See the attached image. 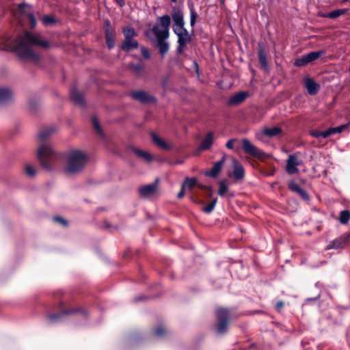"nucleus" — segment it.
I'll return each instance as SVG.
<instances>
[{
	"label": "nucleus",
	"instance_id": "nucleus-1",
	"mask_svg": "<svg viewBox=\"0 0 350 350\" xmlns=\"http://www.w3.org/2000/svg\"><path fill=\"white\" fill-rule=\"evenodd\" d=\"M33 45L42 48L50 46L49 42L40 34L26 33L23 38L16 41H13L10 38H4L0 47L2 50L15 52L23 59L36 60L37 55L32 49Z\"/></svg>",
	"mask_w": 350,
	"mask_h": 350
},
{
	"label": "nucleus",
	"instance_id": "nucleus-2",
	"mask_svg": "<svg viewBox=\"0 0 350 350\" xmlns=\"http://www.w3.org/2000/svg\"><path fill=\"white\" fill-rule=\"evenodd\" d=\"M88 161V153L81 149L72 148L65 154L64 172L68 176L79 174Z\"/></svg>",
	"mask_w": 350,
	"mask_h": 350
},
{
	"label": "nucleus",
	"instance_id": "nucleus-3",
	"mask_svg": "<svg viewBox=\"0 0 350 350\" xmlns=\"http://www.w3.org/2000/svg\"><path fill=\"white\" fill-rule=\"evenodd\" d=\"M55 150L49 144H42L37 150V158L42 167L49 169L51 167V161L55 156Z\"/></svg>",
	"mask_w": 350,
	"mask_h": 350
},
{
	"label": "nucleus",
	"instance_id": "nucleus-4",
	"mask_svg": "<svg viewBox=\"0 0 350 350\" xmlns=\"http://www.w3.org/2000/svg\"><path fill=\"white\" fill-rule=\"evenodd\" d=\"M170 21L169 16H163L159 18V23L152 28V31L155 34L157 40L167 39L168 38Z\"/></svg>",
	"mask_w": 350,
	"mask_h": 350
},
{
	"label": "nucleus",
	"instance_id": "nucleus-5",
	"mask_svg": "<svg viewBox=\"0 0 350 350\" xmlns=\"http://www.w3.org/2000/svg\"><path fill=\"white\" fill-rule=\"evenodd\" d=\"M302 164L301 159L297 154L290 155L286 163V171L288 174L297 173V167Z\"/></svg>",
	"mask_w": 350,
	"mask_h": 350
},
{
	"label": "nucleus",
	"instance_id": "nucleus-6",
	"mask_svg": "<svg viewBox=\"0 0 350 350\" xmlns=\"http://www.w3.org/2000/svg\"><path fill=\"white\" fill-rule=\"evenodd\" d=\"M184 23L174 24V31L178 37V43L180 46L185 45L189 40L187 31L183 27Z\"/></svg>",
	"mask_w": 350,
	"mask_h": 350
},
{
	"label": "nucleus",
	"instance_id": "nucleus-7",
	"mask_svg": "<svg viewBox=\"0 0 350 350\" xmlns=\"http://www.w3.org/2000/svg\"><path fill=\"white\" fill-rule=\"evenodd\" d=\"M228 311L224 308L219 309L217 312L218 324L217 325V331L220 333L224 332L227 327Z\"/></svg>",
	"mask_w": 350,
	"mask_h": 350
},
{
	"label": "nucleus",
	"instance_id": "nucleus-8",
	"mask_svg": "<svg viewBox=\"0 0 350 350\" xmlns=\"http://www.w3.org/2000/svg\"><path fill=\"white\" fill-rule=\"evenodd\" d=\"M232 172L229 176H232L237 180L242 179L245 176L243 165L235 159H232Z\"/></svg>",
	"mask_w": 350,
	"mask_h": 350
},
{
	"label": "nucleus",
	"instance_id": "nucleus-9",
	"mask_svg": "<svg viewBox=\"0 0 350 350\" xmlns=\"http://www.w3.org/2000/svg\"><path fill=\"white\" fill-rule=\"evenodd\" d=\"M242 143L243 149L246 153L258 158L261 157L262 153L256 146H254L248 139H243Z\"/></svg>",
	"mask_w": 350,
	"mask_h": 350
},
{
	"label": "nucleus",
	"instance_id": "nucleus-10",
	"mask_svg": "<svg viewBox=\"0 0 350 350\" xmlns=\"http://www.w3.org/2000/svg\"><path fill=\"white\" fill-rule=\"evenodd\" d=\"M157 189V183H154L150 185L142 186L139 189V192L141 196L148 198L156 193Z\"/></svg>",
	"mask_w": 350,
	"mask_h": 350
},
{
	"label": "nucleus",
	"instance_id": "nucleus-11",
	"mask_svg": "<svg viewBox=\"0 0 350 350\" xmlns=\"http://www.w3.org/2000/svg\"><path fill=\"white\" fill-rule=\"evenodd\" d=\"M18 8L20 12L26 16L27 18L29 20L30 23L31 27H34L36 25V21L33 14L30 12L29 6L28 5L23 3L19 5Z\"/></svg>",
	"mask_w": 350,
	"mask_h": 350
},
{
	"label": "nucleus",
	"instance_id": "nucleus-12",
	"mask_svg": "<svg viewBox=\"0 0 350 350\" xmlns=\"http://www.w3.org/2000/svg\"><path fill=\"white\" fill-rule=\"evenodd\" d=\"M304 84L308 92L311 95L316 94L319 90V84L310 77L304 79Z\"/></svg>",
	"mask_w": 350,
	"mask_h": 350
},
{
	"label": "nucleus",
	"instance_id": "nucleus-13",
	"mask_svg": "<svg viewBox=\"0 0 350 350\" xmlns=\"http://www.w3.org/2000/svg\"><path fill=\"white\" fill-rule=\"evenodd\" d=\"M249 96L247 92H239L233 94L229 100L230 105H236L243 103Z\"/></svg>",
	"mask_w": 350,
	"mask_h": 350
},
{
	"label": "nucleus",
	"instance_id": "nucleus-14",
	"mask_svg": "<svg viewBox=\"0 0 350 350\" xmlns=\"http://www.w3.org/2000/svg\"><path fill=\"white\" fill-rule=\"evenodd\" d=\"M133 96L143 103L154 102L155 98L146 92L137 91L133 93Z\"/></svg>",
	"mask_w": 350,
	"mask_h": 350
},
{
	"label": "nucleus",
	"instance_id": "nucleus-15",
	"mask_svg": "<svg viewBox=\"0 0 350 350\" xmlns=\"http://www.w3.org/2000/svg\"><path fill=\"white\" fill-rule=\"evenodd\" d=\"M225 162V157H223L221 160L215 163L213 167L208 171L205 172V175L211 177H215L219 173L222 165Z\"/></svg>",
	"mask_w": 350,
	"mask_h": 350
},
{
	"label": "nucleus",
	"instance_id": "nucleus-16",
	"mask_svg": "<svg viewBox=\"0 0 350 350\" xmlns=\"http://www.w3.org/2000/svg\"><path fill=\"white\" fill-rule=\"evenodd\" d=\"M133 152L137 157L147 162H150L153 159V157L148 152L144 150H141L137 148H133Z\"/></svg>",
	"mask_w": 350,
	"mask_h": 350
},
{
	"label": "nucleus",
	"instance_id": "nucleus-17",
	"mask_svg": "<svg viewBox=\"0 0 350 350\" xmlns=\"http://www.w3.org/2000/svg\"><path fill=\"white\" fill-rule=\"evenodd\" d=\"M262 133L265 135L273 137L275 136H278L282 133V129L278 126H273L271 128H264L262 129Z\"/></svg>",
	"mask_w": 350,
	"mask_h": 350
},
{
	"label": "nucleus",
	"instance_id": "nucleus-18",
	"mask_svg": "<svg viewBox=\"0 0 350 350\" xmlns=\"http://www.w3.org/2000/svg\"><path fill=\"white\" fill-rule=\"evenodd\" d=\"M213 140V133L211 132L208 133L200 145V149L203 150L208 149L211 146Z\"/></svg>",
	"mask_w": 350,
	"mask_h": 350
},
{
	"label": "nucleus",
	"instance_id": "nucleus-19",
	"mask_svg": "<svg viewBox=\"0 0 350 350\" xmlns=\"http://www.w3.org/2000/svg\"><path fill=\"white\" fill-rule=\"evenodd\" d=\"M198 185L197 179L196 178H186L183 185V189L191 191L193 187Z\"/></svg>",
	"mask_w": 350,
	"mask_h": 350
},
{
	"label": "nucleus",
	"instance_id": "nucleus-20",
	"mask_svg": "<svg viewBox=\"0 0 350 350\" xmlns=\"http://www.w3.org/2000/svg\"><path fill=\"white\" fill-rule=\"evenodd\" d=\"M13 95L12 91L7 88H0V102L5 101Z\"/></svg>",
	"mask_w": 350,
	"mask_h": 350
},
{
	"label": "nucleus",
	"instance_id": "nucleus-21",
	"mask_svg": "<svg viewBox=\"0 0 350 350\" xmlns=\"http://www.w3.org/2000/svg\"><path fill=\"white\" fill-rule=\"evenodd\" d=\"M152 139L154 142L160 148L163 149H168L170 148V146L167 144L163 139H161L159 136L156 134L152 135Z\"/></svg>",
	"mask_w": 350,
	"mask_h": 350
},
{
	"label": "nucleus",
	"instance_id": "nucleus-22",
	"mask_svg": "<svg viewBox=\"0 0 350 350\" xmlns=\"http://www.w3.org/2000/svg\"><path fill=\"white\" fill-rule=\"evenodd\" d=\"M288 187L291 190L298 193L303 198L306 199L308 198L306 193L302 190L295 183L290 182L288 183Z\"/></svg>",
	"mask_w": 350,
	"mask_h": 350
},
{
	"label": "nucleus",
	"instance_id": "nucleus-23",
	"mask_svg": "<svg viewBox=\"0 0 350 350\" xmlns=\"http://www.w3.org/2000/svg\"><path fill=\"white\" fill-rule=\"evenodd\" d=\"M137 46V42L136 40L132 38H125L124 42L122 44V49L124 50H131V49L136 48Z\"/></svg>",
	"mask_w": 350,
	"mask_h": 350
},
{
	"label": "nucleus",
	"instance_id": "nucleus-24",
	"mask_svg": "<svg viewBox=\"0 0 350 350\" xmlns=\"http://www.w3.org/2000/svg\"><path fill=\"white\" fill-rule=\"evenodd\" d=\"M347 10L343 9V10H334L333 12H331L327 14H322L321 16L323 17H328L332 18H336L337 17H339L340 16L345 14L347 12Z\"/></svg>",
	"mask_w": 350,
	"mask_h": 350
},
{
	"label": "nucleus",
	"instance_id": "nucleus-25",
	"mask_svg": "<svg viewBox=\"0 0 350 350\" xmlns=\"http://www.w3.org/2000/svg\"><path fill=\"white\" fill-rule=\"evenodd\" d=\"M56 131H57L56 126H51V127L46 128V129H44L43 131H42L39 133V138L40 139L43 140L49 135L54 133Z\"/></svg>",
	"mask_w": 350,
	"mask_h": 350
},
{
	"label": "nucleus",
	"instance_id": "nucleus-26",
	"mask_svg": "<svg viewBox=\"0 0 350 350\" xmlns=\"http://www.w3.org/2000/svg\"><path fill=\"white\" fill-rule=\"evenodd\" d=\"M258 59L260 64L265 68H267V53L262 49H260L258 51Z\"/></svg>",
	"mask_w": 350,
	"mask_h": 350
},
{
	"label": "nucleus",
	"instance_id": "nucleus-27",
	"mask_svg": "<svg viewBox=\"0 0 350 350\" xmlns=\"http://www.w3.org/2000/svg\"><path fill=\"white\" fill-rule=\"evenodd\" d=\"M166 39L157 40L159 51L162 55L165 54L169 49V44L165 42Z\"/></svg>",
	"mask_w": 350,
	"mask_h": 350
},
{
	"label": "nucleus",
	"instance_id": "nucleus-28",
	"mask_svg": "<svg viewBox=\"0 0 350 350\" xmlns=\"http://www.w3.org/2000/svg\"><path fill=\"white\" fill-rule=\"evenodd\" d=\"M323 53L322 51H312L306 55L308 63L317 59Z\"/></svg>",
	"mask_w": 350,
	"mask_h": 350
},
{
	"label": "nucleus",
	"instance_id": "nucleus-29",
	"mask_svg": "<svg viewBox=\"0 0 350 350\" xmlns=\"http://www.w3.org/2000/svg\"><path fill=\"white\" fill-rule=\"evenodd\" d=\"M25 172L27 176L29 177H34L36 174V168L32 166L31 164L26 163L24 165Z\"/></svg>",
	"mask_w": 350,
	"mask_h": 350
},
{
	"label": "nucleus",
	"instance_id": "nucleus-30",
	"mask_svg": "<svg viewBox=\"0 0 350 350\" xmlns=\"http://www.w3.org/2000/svg\"><path fill=\"white\" fill-rule=\"evenodd\" d=\"M173 19L174 21V24H182L183 22V13L180 11L174 12L173 14Z\"/></svg>",
	"mask_w": 350,
	"mask_h": 350
},
{
	"label": "nucleus",
	"instance_id": "nucleus-31",
	"mask_svg": "<svg viewBox=\"0 0 350 350\" xmlns=\"http://www.w3.org/2000/svg\"><path fill=\"white\" fill-rule=\"evenodd\" d=\"M350 218V213L348 211L340 212L339 220L342 224H347Z\"/></svg>",
	"mask_w": 350,
	"mask_h": 350
},
{
	"label": "nucleus",
	"instance_id": "nucleus-32",
	"mask_svg": "<svg viewBox=\"0 0 350 350\" xmlns=\"http://www.w3.org/2000/svg\"><path fill=\"white\" fill-rule=\"evenodd\" d=\"M219 189L218 190V194L221 196H224L228 191V185L224 180H221L219 183Z\"/></svg>",
	"mask_w": 350,
	"mask_h": 350
},
{
	"label": "nucleus",
	"instance_id": "nucleus-33",
	"mask_svg": "<svg viewBox=\"0 0 350 350\" xmlns=\"http://www.w3.org/2000/svg\"><path fill=\"white\" fill-rule=\"evenodd\" d=\"M308 64V62L307 61L306 55H304V56L301 57L300 58L297 59L294 63V64L298 67L304 66Z\"/></svg>",
	"mask_w": 350,
	"mask_h": 350
},
{
	"label": "nucleus",
	"instance_id": "nucleus-34",
	"mask_svg": "<svg viewBox=\"0 0 350 350\" xmlns=\"http://www.w3.org/2000/svg\"><path fill=\"white\" fill-rule=\"evenodd\" d=\"M106 39H107V44L109 46V48H112L114 45V40L112 36V34L109 33V29L106 31Z\"/></svg>",
	"mask_w": 350,
	"mask_h": 350
},
{
	"label": "nucleus",
	"instance_id": "nucleus-35",
	"mask_svg": "<svg viewBox=\"0 0 350 350\" xmlns=\"http://www.w3.org/2000/svg\"><path fill=\"white\" fill-rule=\"evenodd\" d=\"M123 32L125 38H132L133 36H135V30L132 28H125Z\"/></svg>",
	"mask_w": 350,
	"mask_h": 350
},
{
	"label": "nucleus",
	"instance_id": "nucleus-36",
	"mask_svg": "<svg viewBox=\"0 0 350 350\" xmlns=\"http://www.w3.org/2000/svg\"><path fill=\"white\" fill-rule=\"evenodd\" d=\"M216 203H217V199H215L212 201V202L210 204L202 208V211L207 213H211L214 209Z\"/></svg>",
	"mask_w": 350,
	"mask_h": 350
},
{
	"label": "nucleus",
	"instance_id": "nucleus-37",
	"mask_svg": "<svg viewBox=\"0 0 350 350\" xmlns=\"http://www.w3.org/2000/svg\"><path fill=\"white\" fill-rule=\"evenodd\" d=\"M42 22L44 25H48L53 23L55 22V20L53 16H45L42 18Z\"/></svg>",
	"mask_w": 350,
	"mask_h": 350
},
{
	"label": "nucleus",
	"instance_id": "nucleus-38",
	"mask_svg": "<svg viewBox=\"0 0 350 350\" xmlns=\"http://www.w3.org/2000/svg\"><path fill=\"white\" fill-rule=\"evenodd\" d=\"M347 127L346 125L340 126L336 128H332L331 129L332 134L336 133H340L342 132L345 128Z\"/></svg>",
	"mask_w": 350,
	"mask_h": 350
},
{
	"label": "nucleus",
	"instance_id": "nucleus-39",
	"mask_svg": "<svg viewBox=\"0 0 350 350\" xmlns=\"http://www.w3.org/2000/svg\"><path fill=\"white\" fill-rule=\"evenodd\" d=\"M332 134L331 129L321 132V137L325 138Z\"/></svg>",
	"mask_w": 350,
	"mask_h": 350
},
{
	"label": "nucleus",
	"instance_id": "nucleus-40",
	"mask_svg": "<svg viewBox=\"0 0 350 350\" xmlns=\"http://www.w3.org/2000/svg\"><path fill=\"white\" fill-rule=\"evenodd\" d=\"M72 98L77 103H81L82 102V98L79 94H73Z\"/></svg>",
	"mask_w": 350,
	"mask_h": 350
},
{
	"label": "nucleus",
	"instance_id": "nucleus-41",
	"mask_svg": "<svg viewBox=\"0 0 350 350\" xmlns=\"http://www.w3.org/2000/svg\"><path fill=\"white\" fill-rule=\"evenodd\" d=\"M142 55L145 57V58H148L149 56H150V53H149V51L148 50L145 48V47H142Z\"/></svg>",
	"mask_w": 350,
	"mask_h": 350
},
{
	"label": "nucleus",
	"instance_id": "nucleus-42",
	"mask_svg": "<svg viewBox=\"0 0 350 350\" xmlns=\"http://www.w3.org/2000/svg\"><path fill=\"white\" fill-rule=\"evenodd\" d=\"M236 142V139H230L226 144V147L229 149H232L234 147V144Z\"/></svg>",
	"mask_w": 350,
	"mask_h": 350
},
{
	"label": "nucleus",
	"instance_id": "nucleus-43",
	"mask_svg": "<svg viewBox=\"0 0 350 350\" xmlns=\"http://www.w3.org/2000/svg\"><path fill=\"white\" fill-rule=\"evenodd\" d=\"M196 14L193 12H191V25L193 26L194 23H196Z\"/></svg>",
	"mask_w": 350,
	"mask_h": 350
},
{
	"label": "nucleus",
	"instance_id": "nucleus-44",
	"mask_svg": "<svg viewBox=\"0 0 350 350\" xmlns=\"http://www.w3.org/2000/svg\"><path fill=\"white\" fill-rule=\"evenodd\" d=\"M94 127L96 130H97L98 132H100V126L98 122L96 119L92 120Z\"/></svg>",
	"mask_w": 350,
	"mask_h": 350
},
{
	"label": "nucleus",
	"instance_id": "nucleus-45",
	"mask_svg": "<svg viewBox=\"0 0 350 350\" xmlns=\"http://www.w3.org/2000/svg\"><path fill=\"white\" fill-rule=\"evenodd\" d=\"M342 240L344 241V244L347 245L349 243V239H350V235L349 234H345V235H344L342 237Z\"/></svg>",
	"mask_w": 350,
	"mask_h": 350
},
{
	"label": "nucleus",
	"instance_id": "nucleus-46",
	"mask_svg": "<svg viewBox=\"0 0 350 350\" xmlns=\"http://www.w3.org/2000/svg\"><path fill=\"white\" fill-rule=\"evenodd\" d=\"M321 132L320 131H313L311 132V135L315 137H321Z\"/></svg>",
	"mask_w": 350,
	"mask_h": 350
},
{
	"label": "nucleus",
	"instance_id": "nucleus-47",
	"mask_svg": "<svg viewBox=\"0 0 350 350\" xmlns=\"http://www.w3.org/2000/svg\"><path fill=\"white\" fill-rule=\"evenodd\" d=\"M185 189H183V186L181 187V190L180 191V192L178 193V198H182L184 195H185Z\"/></svg>",
	"mask_w": 350,
	"mask_h": 350
},
{
	"label": "nucleus",
	"instance_id": "nucleus-48",
	"mask_svg": "<svg viewBox=\"0 0 350 350\" xmlns=\"http://www.w3.org/2000/svg\"><path fill=\"white\" fill-rule=\"evenodd\" d=\"M55 220L59 223L65 224L64 221L62 218H56Z\"/></svg>",
	"mask_w": 350,
	"mask_h": 350
},
{
	"label": "nucleus",
	"instance_id": "nucleus-49",
	"mask_svg": "<svg viewBox=\"0 0 350 350\" xmlns=\"http://www.w3.org/2000/svg\"><path fill=\"white\" fill-rule=\"evenodd\" d=\"M163 332V329L161 328H159L156 330V333L158 335H160L161 334V332Z\"/></svg>",
	"mask_w": 350,
	"mask_h": 350
},
{
	"label": "nucleus",
	"instance_id": "nucleus-50",
	"mask_svg": "<svg viewBox=\"0 0 350 350\" xmlns=\"http://www.w3.org/2000/svg\"><path fill=\"white\" fill-rule=\"evenodd\" d=\"M120 5H123V0H116Z\"/></svg>",
	"mask_w": 350,
	"mask_h": 350
},
{
	"label": "nucleus",
	"instance_id": "nucleus-51",
	"mask_svg": "<svg viewBox=\"0 0 350 350\" xmlns=\"http://www.w3.org/2000/svg\"><path fill=\"white\" fill-rule=\"evenodd\" d=\"M282 305H283V304H282V302H280V303H278V307H280H280H282Z\"/></svg>",
	"mask_w": 350,
	"mask_h": 350
},
{
	"label": "nucleus",
	"instance_id": "nucleus-52",
	"mask_svg": "<svg viewBox=\"0 0 350 350\" xmlns=\"http://www.w3.org/2000/svg\"><path fill=\"white\" fill-rule=\"evenodd\" d=\"M221 2L223 3H224V0H221Z\"/></svg>",
	"mask_w": 350,
	"mask_h": 350
}]
</instances>
